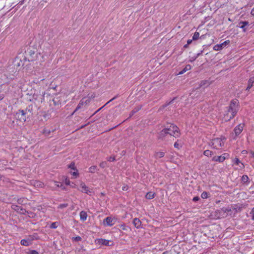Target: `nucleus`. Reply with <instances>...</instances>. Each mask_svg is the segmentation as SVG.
I'll list each match as a JSON object with an SVG mask.
<instances>
[{
	"instance_id": "obj_1",
	"label": "nucleus",
	"mask_w": 254,
	"mask_h": 254,
	"mask_svg": "<svg viewBox=\"0 0 254 254\" xmlns=\"http://www.w3.org/2000/svg\"><path fill=\"white\" fill-rule=\"evenodd\" d=\"M239 109V101L237 99L232 100L229 106L226 107L224 115L223 120L225 122L229 121L234 118Z\"/></svg>"
},
{
	"instance_id": "obj_2",
	"label": "nucleus",
	"mask_w": 254,
	"mask_h": 254,
	"mask_svg": "<svg viewBox=\"0 0 254 254\" xmlns=\"http://www.w3.org/2000/svg\"><path fill=\"white\" fill-rule=\"evenodd\" d=\"M43 55L38 53L36 49L29 48L25 51V59L29 62H36V63L43 62Z\"/></svg>"
},
{
	"instance_id": "obj_3",
	"label": "nucleus",
	"mask_w": 254,
	"mask_h": 254,
	"mask_svg": "<svg viewBox=\"0 0 254 254\" xmlns=\"http://www.w3.org/2000/svg\"><path fill=\"white\" fill-rule=\"evenodd\" d=\"M30 101L37 102L38 104L43 102L44 100V93L41 92L40 91H34L32 93V98L29 99Z\"/></svg>"
},
{
	"instance_id": "obj_4",
	"label": "nucleus",
	"mask_w": 254,
	"mask_h": 254,
	"mask_svg": "<svg viewBox=\"0 0 254 254\" xmlns=\"http://www.w3.org/2000/svg\"><path fill=\"white\" fill-rule=\"evenodd\" d=\"M167 134L170 136L178 137L180 136L179 129L178 127L173 124H171L169 127H166Z\"/></svg>"
},
{
	"instance_id": "obj_5",
	"label": "nucleus",
	"mask_w": 254,
	"mask_h": 254,
	"mask_svg": "<svg viewBox=\"0 0 254 254\" xmlns=\"http://www.w3.org/2000/svg\"><path fill=\"white\" fill-rule=\"evenodd\" d=\"M30 117V115L26 114V112L24 110H19L15 114L16 118L22 122H25L26 119Z\"/></svg>"
},
{
	"instance_id": "obj_6",
	"label": "nucleus",
	"mask_w": 254,
	"mask_h": 254,
	"mask_svg": "<svg viewBox=\"0 0 254 254\" xmlns=\"http://www.w3.org/2000/svg\"><path fill=\"white\" fill-rule=\"evenodd\" d=\"M80 187L81 189H78V190L82 192L85 193L89 195H91L93 192L92 189L89 188L83 182H81L80 183Z\"/></svg>"
},
{
	"instance_id": "obj_7",
	"label": "nucleus",
	"mask_w": 254,
	"mask_h": 254,
	"mask_svg": "<svg viewBox=\"0 0 254 254\" xmlns=\"http://www.w3.org/2000/svg\"><path fill=\"white\" fill-rule=\"evenodd\" d=\"M116 219L111 217H107L104 220V224L108 226L114 225L116 222Z\"/></svg>"
},
{
	"instance_id": "obj_8",
	"label": "nucleus",
	"mask_w": 254,
	"mask_h": 254,
	"mask_svg": "<svg viewBox=\"0 0 254 254\" xmlns=\"http://www.w3.org/2000/svg\"><path fill=\"white\" fill-rule=\"evenodd\" d=\"M244 128V125L240 124L237 126L234 129V132L235 136L233 137L234 139H236V137L238 136L242 132Z\"/></svg>"
},
{
	"instance_id": "obj_9",
	"label": "nucleus",
	"mask_w": 254,
	"mask_h": 254,
	"mask_svg": "<svg viewBox=\"0 0 254 254\" xmlns=\"http://www.w3.org/2000/svg\"><path fill=\"white\" fill-rule=\"evenodd\" d=\"M230 43L229 40H226L220 44H217L213 47V50L215 51H220L224 47Z\"/></svg>"
},
{
	"instance_id": "obj_10",
	"label": "nucleus",
	"mask_w": 254,
	"mask_h": 254,
	"mask_svg": "<svg viewBox=\"0 0 254 254\" xmlns=\"http://www.w3.org/2000/svg\"><path fill=\"white\" fill-rule=\"evenodd\" d=\"M61 183L59 182L53 181H51L49 185V187L52 190H58V188H60Z\"/></svg>"
},
{
	"instance_id": "obj_11",
	"label": "nucleus",
	"mask_w": 254,
	"mask_h": 254,
	"mask_svg": "<svg viewBox=\"0 0 254 254\" xmlns=\"http://www.w3.org/2000/svg\"><path fill=\"white\" fill-rule=\"evenodd\" d=\"M227 154L224 153L221 156H214L212 160L213 161L223 162L226 159Z\"/></svg>"
},
{
	"instance_id": "obj_12",
	"label": "nucleus",
	"mask_w": 254,
	"mask_h": 254,
	"mask_svg": "<svg viewBox=\"0 0 254 254\" xmlns=\"http://www.w3.org/2000/svg\"><path fill=\"white\" fill-rule=\"evenodd\" d=\"M249 22L248 21H240L239 22L237 26L240 28H242L243 31L245 32L247 29V27L249 26Z\"/></svg>"
},
{
	"instance_id": "obj_13",
	"label": "nucleus",
	"mask_w": 254,
	"mask_h": 254,
	"mask_svg": "<svg viewBox=\"0 0 254 254\" xmlns=\"http://www.w3.org/2000/svg\"><path fill=\"white\" fill-rule=\"evenodd\" d=\"M132 223L136 228L139 229L141 227V222L138 218H135L133 219Z\"/></svg>"
},
{
	"instance_id": "obj_14",
	"label": "nucleus",
	"mask_w": 254,
	"mask_h": 254,
	"mask_svg": "<svg viewBox=\"0 0 254 254\" xmlns=\"http://www.w3.org/2000/svg\"><path fill=\"white\" fill-rule=\"evenodd\" d=\"M33 239H22L20 241V244L23 246H28L31 244Z\"/></svg>"
},
{
	"instance_id": "obj_15",
	"label": "nucleus",
	"mask_w": 254,
	"mask_h": 254,
	"mask_svg": "<svg viewBox=\"0 0 254 254\" xmlns=\"http://www.w3.org/2000/svg\"><path fill=\"white\" fill-rule=\"evenodd\" d=\"M254 85V76L251 77L248 83V86L246 88V90H249Z\"/></svg>"
},
{
	"instance_id": "obj_16",
	"label": "nucleus",
	"mask_w": 254,
	"mask_h": 254,
	"mask_svg": "<svg viewBox=\"0 0 254 254\" xmlns=\"http://www.w3.org/2000/svg\"><path fill=\"white\" fill-rule=\"evenodd\" d=\"M87 217V213L84 211H81L80 212V218L82 221H84L86 220Z\"/></svg>"
},
{
	"instance_id": "obj_17",
	"label": "nucleus",
	"mask_w": 254,
	"mask_h": 254,
	"mask_svg": "<svg viewBox=\"0 0 254 254\" xmlns=\"http://www.w3.org/2000/svg\"><path fill=\"white\" fill-rule=\"evenodd\" d=\"M98 242L99 244L105 245V246H109L110 241L109 240L103 239H98Z\"/></svg>"
},
{
	"instance_id": "obj_18",
	"label": "nucleus",
	"mask_w": 254,
	"mask_h": 254,
	"mask_svg": "<svg viewBox=\"0 0 254 254\" xmlns=\"http://www.w3.org/2000/svg\"><path fill=\"white\" fill-rule=\"evenodd\" d=\"M33 186L36 188H43L44 184L39 181H35L33 183Z\"/></svg>"
},
{
	"instance_id": "obj_19",
	"label": "nucleus",
	"mask_w": 254,
	"mask_h": 254,
	"mask_svg": "<svg viewBox=\"0 0 254 254\" xmlns=\"http://www.w3.org/2000/svg\"><path fill=\"white\" fill-rule=\"evenodd\" d=\"M33 111L32 105H29L25 110H24V111L26 112V114L30 115V116L32 114Z\"/></svg>"
},
{
	"instance_id": "obj_20",
	"label": "nucleus",
	"mask_w": 254,
	"mask_h": 254,
	"mask_svg": "<svg viewBox=\"0 0 254 254\" xmlns=\"http://www.w3.org/2000/svg\"><path fill=\"white\" fill-rule=\"evenodd\" d=\"M87 100H86L85 101L84 100V99H82L80 101V102L79 103V104H78L77 107L76 108L75 111H74V112H75L76 111H77L78 110H79V109H80L82 106L85 103H87Z\"/></svg>"
},
{
	"instance_id": "obj_21",
	"label": "nucleus",
	"mask_w": 254,
	"mask_h": 254,
	"mask_svg": "<svg viewBox=\"0 0 254 254\" xmlns=\"http://www.w3.org/2000/svg\"><path fill=\"white\" fill-rule=\"evenodd\" d=\"M167 134V130L166 129V127L162 129L159 133V138H163V137L165 136Z\"/></svg>"
},
{
	"instance_id": "obj_22",
	"label": "nucleus",
	"mask_w": 254,
	"mask_h": 254,
	"mask_svg": "<svg viewBox=\"0 0 254 254\" xmlns=\"http://www.w3.org/2000/svg\"><path fill=\"white\" fill-rule=\"evenodd\" d=\"M164 155L165 153L163 152H156L154 154V157L157 159L162 158Z\"/></svg>"
},
{
	"instance_id": "obj_23",
	"label": "nucleus",
	"mask_w": 254,
	"mask_h": 254,
	"mask_svg": "<svg viewBox=\"0 0 254 254\" xmlns=\"http://www.w3.org/2000/svg\"><path fill=\"white\" fill-rule=\"evenodd\" d=\"M190 69L191 65L190 64H187L182 70L179 72L178 74H182L186 72L187 71L190 70Z\"/></svg>"
},
{
	"instance_id": "obj_24",
	"label": "nucleus",
	"mask_w": 254,
	"mask_h": 254,
	"mask_svg": "<svg viewBox=\"0 0 254 254\" xmlns=\"http://www.w3.org/2000/svg\"><path fill=\"white\" fill-rule=\"evenodd\" d=\"M155 193L152 191L148 192L145 195V198L148 199H151L154 197Z\"/></svg>"
},
{
	"instance_id": "obj_25",
	"label": "nucleus",
	"mask_w": 254,
	"mask_h": 254,
	"mask_svg": "<svg viewBox=\"0 0 254 254\" xmlns=\"http://www.w3.org/2000/svg\"><path fill=\"white\" fill-rule=\"evenodd\" d=\"M98 170L96 166H92L89 168V172L91 173H94Z\"/></svg>"
},
{
	"instance_id": "obj_26",
	"label": "nucleus",
	"mask_w": 254,
	"mask_h": 254,
	"mask_svg": "<svg viewBox=\"0 0 254 254\" xmlns=\"http://www.w3.org/2000/svg\"><path fill=\"white\" fill-rule=\"evenodd\" d=\"M21 206L13 204L11 205V208L12 209L14 210L15 211H17V212H20V209L21 208Z\"/></svg>"
},
{
	"instance_id": "obj_27",
	"label": "nucleus",
	"mask_w": 254,
	"mask_h": 254,
	"mask_svg": "<svg viewBox=\"0 0 254 254\" xmlns=\"http://www.w3.org/2000/svg\"><path fill=\"white\" fill-rule=\"evenodd\" d=\"M203 154L206 156L209 157L211 156L213 154V152L211 151H210L209 150H206L204 151Z\"/></svg>"
},
{
	"instance_id": "obj_28",
	"label": "nucleus",
	"mask_w": 254,
	"mask_h": 254,
	"mask_svg": "<svg viewBox=\"0 0 254 254\" xmlns=\"http://www.w3.org/2000/svg\"><path fill=\"white\" fill-rule=\"evenodd\" d=\"M249 177L247 175H243L242 177L241 180L244 183H246L249 181Z\"/></svg>"
},
{
	"instance_id": "obj_29",
	"label": "nucleus",
	"mask_w": 254,
	"mask_h": 254,
	"mask_svg": "<svg viewBox=\"0 0 254 254\" xmlns=\"http://www.w3.org/2000/svg\"><path fill=\"white\" fill-rule=\"evenodd\" d=\"M209 194L206 191H203L201 195V196L202 198L205 199L207 198L208 197V195Z\"/></svg>"
},
{
	"instance_id": "obj_30",
	"label": "nucleus",
	"mask_w": 254,
	"mask_h": 254,
	"mask_svg": "<svg viewBox=\"0 0 254 254\" xmlns=\"http://www.w3.org/2000/svg\"><path fill=\"white\" fill-rule=\"evenodd\" d=\"M199 36V33L197 32H195L192 36V40H197Z\"/></svg>"
},
{
	"instance_id": "obj_31",
	"label": "nucleus",
	"mask_w": 254,
	"mask_h": 254,
	"mask_svg": "<svg viewBox=\"0 0 254 254\" xmlns=\"http://www.w3.org/2000/svg\"><path fill=\"white\" fill-rule=\"evenodd\" d=\"M57 227H58V222H57L52 223L51 224V225H50V228L52 229H56L57 228Z\"/></svg>"
},
{
	"instance_id": "obj_32",
	"label": "nucleus",
	"mask_w": 254,
	"mask_h": 254,
	"mask_svg": "<svg viewBox=\"0 0 254 254\" xmlns=\"http://www.w3.org/2000/svg\"><path fill=\"white\" fill-rule=\"evenodd\" d=\"M120 228L124 231H127V227L125 224H123L120 225Z\"/></svg>"
},
{
	"instance_id": "obj_33",
	"label": "nucleus",
	"mask_w": 254,
	"mask_h": 254,
	"mask_svg": "<svg viewBox=\"0 0 254 254\" xmlns=\"http://www.w3.org/2000/svg\"><path fill=\"white\" fill-rule=\"evenodd\" d=\"M67 206H68V204H67V203H63V204H60L58 206V208H59L62 209V208H65V207H66Z\"/></svg>"
},
{
	"instance_id": "obj_34",
	"label": "nucleus",
	"mask_w": 254,
	"mask_h": 254,
	"mask_svg": "<svg viewBox=\"0 0 254 254\" xmlns=\"http://www.w3.org/2000/svg\"><path fill=\"white\" fill-rule=\"evenodd\" d=\"M213 144L212 145H214V144L215 143H219V145L220 146H221V141L218 138H217V139H215L213 140V142H212Z\"/></svg>"
},
{
	"instance_id": "obj_35",
	"label": "nucleus",
	"mask_w": 254,
	"mask_h": 254,
	"mask_svg": "<svg viewBox=\"0 0 254 254\" xmlns=\"http://www.w3.org/2000/svg\"><path fill=\"white\" fill-rule=\"evenodd\" d=\"M68 168H71V169H73V170H75V168L74 163L72 162L71 163H70V165H69V166H68Z\"/></svg>"
},
{
	"instance_id": "obj_36",
	"label": "nucleus",
	"mask_w": 254,
	"mask_h": 254,
	"mask_svg": "<svg viewBox=\"0 0 254 254\" xmlns=\"http://www.w3.org/2000/svg\"><path fill=\"white\" fill-rule=\"evenodd\" d=\"M234 162L235 164H236V165H239L241 163L240 161L239 160V159L237 158H235L234 160Z\"/></svg>"
},
{
	"instance_id": "obj_37",
	"label": "nucleus",
	"mask_w": 254,
	"mask_h": 254,
	"mask_svg": "<svg viewBox=\"0 0 254 254\" xmlns=\"http://www.w3.org/2000/svg\"><path fill=\"white\" fill-rule=\"evenodd\" d=\"M106 165H107V163L106 162L104 161V162H101L100 164V166L102 168H104L106 166Z\"/></svg>"
},
{
	"instance_id": "obj_38",
	"label": "nucleus",
	"mask_w": 254,
	"mask_h": 254,
	"mask_svg": "<svg viewBox=\"0 0 254 254\" xmlns=\"http://www.w3.org/2000/svg\"><path fill=\"white\" fill-rule=\"evenodd\" d=\"M73 239L76 242H78L81 240V238L80 236H77L73 238Z\"/></svg>"
},
{
	"instance_id": "obj_39",
	"label": "nucleus",
	"mask_w": 254,
	"mask_h": 254,
	"mask_svg": "<svg viewBox=\"0 0 254 254\" xmlns=\"http://www.w3.org/2000/svg\"><path fill=\"white\" fill-rule=\"evenodd\" d=\"M20 211L19 213L22 214H24L26 212V210L22 207H21V208L20 209Z\"/></svg>"
},
{
	"instance_id": "obj_40",
	"label": "nucleus",
	"mask_w": 254,
	"mask_h": 254,
	"mask_svg": "<svg viewBox=\"0 0 254 254\" xmlns=\"http://www.w3.org/2000/svg\"><path fill=\"white\" fill-rule=\"evenodd\" d=\"M250 214L252 215V218L253 220H254V207L252 209L250 212Z\"/></svg>"
},
{
	"instance_id": "obj_41",
	"label": "nucleus",
	"mask_w": 254,
	"mask_h": 254,
	"mask_svg": "<svg viewBox=\"0 0 254 254\" xmlns=\"http://www.w3.org/2000/svg\"><path fill=\"white\" fill-rule=\"evenodd\" d=\"M65 184L66 185L69 186L70 185V181L68 179H65Z\"/></svg>"
},
{
	"instance_id": "obj_42",
	"label": "nucleus",
	"mask_w": 254,
	"mask_h": 254,
	"mask_svg": "<svg viewBox=\"0 0 254 254\" xmlns=\"http://www.w3.org/2000/svg\"><path fill=\"white\" fill-rule=\"evenodd\" d=\"M138 110H139V109H138L137 110H132V111L131 112L130 114V116H129V117H131V116H132V115H133L135 113H136V112Z\"/></svg>"
},
{
	"instance_id": "obj_43",
	"label": "nucleus",
	"mask_w": 254,
	"mask_h": 254,
	"mask_svg": "<svg viewBox=\"0 0 254 254\" xmlns=\"http://www.w3.org/2000/svg\"><path fill=\"white\" fill-rule=\"evenodd\" d=\"M174 147L175 148H178L179 149L180 148V145L177 142H176L175 143H174Z\"/></svg>"
},
{
	"instance_id": "obj_44",
	"label": "nucleus",
	"mask_w": 254,
	"mask_h": 254,
	"mask_svg": "<svg viewBox=\"0 0 254 254\" xmlns=\"http://www.w3.org/2000/svg\"><path fill=\"white\" fill-rule=\"evenodd\" d=\"M196 59H197V58H196L195 56H194V57H193L190 58V60H189V61H190V62H193V61H194Z\"/></svg>"
},
{
	"instance_id": "obj_45",
	"label": "nucleus",
	"mask_w": 254,
	"mask_h": 254,
	"mask_svg": "<svg viewBox=\"0 0 254 254\" xmlns=\"http://www.w3.org/2000/svg\"><path fill=\"white\" fill-rule=\"evenodd\" d=\"M115 160V157H110L109 158V159H108V160L109 161H110V162H112V161H114V160Z\"/></svg>"
},
{
	"instance_id": "obj_46",
	"label": "nucleus",
	"mask_w": 254,
	"mask_h": 254,
	"mask_svg": "<svg viewBox=\"0 0 254 254\" xmlns=\"http://www.w3.org/2000/svg\"><path fill=\"white\" fill-rule=\"evenodd\" d=\"M30 254H38V253L35 250H32L30 252Z\"/></svg>"
},
{
	"instance_id": "obj_47",
	"label": "nucleus",
	"mask_w": 254,
	"mask_h": 254,
	"mask_svg": "<svg viewBox=\"0 0 254 254\" xmlns=\"http://www.w3.org/2000/svg\"><path fill=\"white\" fill-rule=\"evenodd\" d=\"M60 188H61L63 190H66L65 187L64 186V185L63 184H61H61L60 185Z\"/></svg>"
},
{
	"instance_id": "obj_48",
	"label": "nucleus",
	"mask_w": 254,
	"mask_h": 254,
	"mask_svg": "<svg viewBox=\"0 0 254 254\" xmlns=\"http://www.w3.org/2000/svg\"><path fill=\"white\" fill-rule=\"evenodd\" d=\"M199 199V197L198 196H195L193 198L192 200L193 201H197Z\"/></svg>"
},
{
	"instance_id": "obj_49",
	"label": "nucleus",
	"mask_w": 254,
	"mask_h": 254,
	"mask_svg": "<svg viewBox=\"0 0 254 254\" xmlns=\"http://www.w3.org/2000/svg\"><path fill=\"white\" fill-rule=\"evenodd\" d=\"M239 165V167H240V168H241V169H243L245 167V166L243 163L241 162Z\"/></svg>"
},
{
	"instance_id": "obj_50",
	"label": "nucleus",
	"mask_w": 254,
	"mask_h": 254,
	"mask_svg": "<svg viewBox=\"0 0 254 254\" xmlns=\"http://www.w3.org/2000/svg\"><path fill=\"white\" fill-rule=\"evenodd\" d=\"M122 190H123L127 191V190H128V187H127V186H124V187H123V188H122Z\"/></svg>"
},
{
	"instance_id": "obj_51",
	"label": "nucleus",
	"mask_w": 254,
	"mask_h": 254,
	"mask_svg": "<svg viewBox=\"0 0 254 254\" xmlns=\"http://www.w3.org/2000/svg\"><path fill=\"white\" fill-rule=\"evenodd\" d=\"M4 97V95L3 94H0V101L2 100Z\"/></svg>"
},
{
	"instance_id": "obj_52",
	"label": "nucleus",
	"mask_w": 254,
	"mask_h": 254,
	"mask_svg": "<svg viewBox=\"0 0 254 254\" xmlns=\"http://www.w3.org/2000/svg\"><path fill=\"white\" fill-rule=\"evenodd\" d=\"M23 200L22 198H20L18 199V202L19 204H22L23 203Z\"/></svg>"
},
{
	"instance_id": "obj_53",
	"label": "nucleus",
	"mask_w": 254,
	"mask_h": 254,
	"mask_svg": "<svg viewBox=\"0 0 254 254\" xmlns=\"http://www.w3.org/2000/svg\"><path fill=\"white\" fill-rule=\"evenodd\" d=\"M71 188H76V185L74 183L70 184V185H69Z\"/></svg>"
},
{
	"instance_id": "obj_54",
	"label": "nucleus",
	"mask_w": 254,
	"mask_h": 254,
	"mask_svg": "<svg viewBox=\"0 0 254 254\" xmlns=\"http://www.w3.org/2000/svg\"><path fill=\"white\" fill-rule=\"evenodd\" d=\"M192 40H188L187 41V44L190 45L191 43Z\"/></svg>"
},
{
	"instance_id": "obj_55",
	"label": "nucleus",
	"mask_w": 254,
	"mask_h": 254,
	"mask_svg": "<svg viewBox=\"0 0 254 254\" xmlns=\"http://www.w3.org/2000/svg\"><path fill=\"white\" fill-rule=\"evenodd\" d=\"M202 52V51H201V53H199L197 54L195 57L196 58H197L200 55V54H201Z\"/></svg>"
},
{
	"instance_id": "obj_56",
	"label": "nucleus",
	"mask_w": 254,
	"mask_h": 254,
	"mask_svg": "<svg viewBox=\"0 0 254 254\" xmlns=\"http://www.w3.org/2000/svg\"><path fill=\"white\" fill-rule=\"evenodd\" d=\"M77 175V172H74L72 173V175L74 176H76Z\"/></svg>"
},
{
	"instance_id": "obj_57",
	"label": "nucleus",
	"mask_w": 254,
	"mask_h": 254,
	"mask_svg": "<svg viewBox=\"0 0 254 254\" xmlns=\"http://www.w3.org/2000/svg\"><path fill=\"white\" fill-rule=\"evenodd\" d=\"M251 14L253 15H254V7L252 9V11H251Z\"/></svg>"
},
{
	"instance_id": "obj_58",
	"label": "nucleus",
	"mask_w": 254,
	"mask_h": 254,
	"mask_svg": "<svg viewBox=\"0 0 254 254\" xmlns=\"http://www.w3.org/2000/svg\"><path fill=\"white\" fill-rule=\"evenodd\" d=\"M188 45H189V44H186L185 45H184V47L185 48H188Z\"/></svg>"
},
{
	"instance_id": "obj_59",
	"label": "nucleus",
	"mask_w": 254,
	"mask_h": 254,
	"mask_svg": "<svg viewBox=\"0 0 254 254\" xmlns=\"http://www.w3.org/2000/svg\"><path fill=\"white\" fill-rule=\"evenodd\" d=\"M115 98H116V97H114V98H113L112 99H111V100L108 102V103H109V102H111V101H113V100H114Z\"/></svg>"
},
{
	"instance_id": "obj_60",
	"label": "nucleus",
	"mask_w": 254,
	"mask_h": 254,
	"mask_svg": "<svg viewBox=\"0 0 254 254\" xmlns=\"http://www.w3.org/2000/svg\"><path fill=\"white\" fill-rule=\"evenodd\" d=\"M252 155H253V157H254V152H253Z\"/></svg>"
},
{
	"instance_id": "obj_61",
	"label": "nucleus",
	"mask_w": 254,
	"mask_h": 254,
	"mask_svg": "<svg viewBox=\"0 0 254 254\" xmlns=\"http://www.w3.org/2000/svg\"><path fill=\"white\" fill-rule=\"evenodd\" d=\"M30 238H31L30 239H33L32 238H31V236H30Z\"/></svg>"
}]
</instances>
